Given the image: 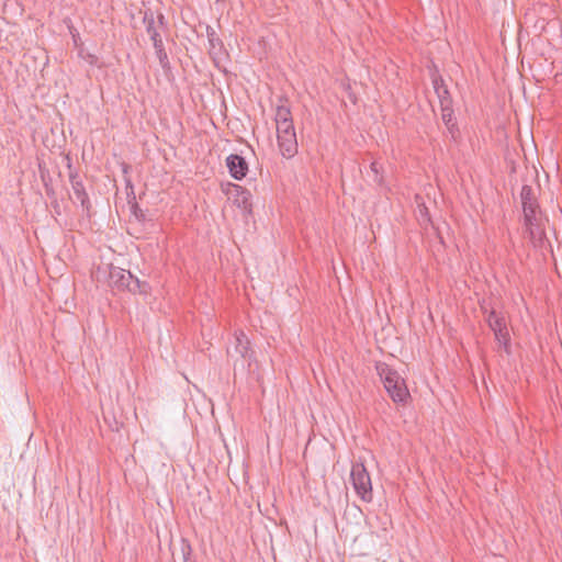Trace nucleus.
Returning a JSON list of instances; mask_svg holds the SVG:
<instances>
[{"label": "nucleus", "mask_w": 562, "mask_h": 562, "mask_svg": "<svg viewBox=\"0 0 562 562\" xmlns=\"http://www.w3.org/2000/svg\"><path fill=\"white\" fill-rule=\"evenodd\" d=\"M441 117H442V121L445 123V125L447 126V130L449 132V134L451 135V137L453 139H457V137L459 136V127L457 125V122L453 117V110L452 108H447L446 109H442L441 110Z\"/></svg>", "instance_id": "14"}, {"label": "nucleus", "mask_w": 562, "mask_h": 562, "mask_svg": "<svg viewBox=\"0 0 562 562\" xmlns=\"http://www.w3.org/2000/svg\"><path fill=\"white\" fill-rule=\"evenodd\" d=\"M436 93L439 98L441 110L446 109V105H447V108H451L452 101H451L448 88L445 85L437 87Z\"/></svg>", "instance_id": "17"}, {"label": "nucleus", "mask_w": 562, "mask_h": 562, "mask_svg": "<svg viewBox=\"0 0 562 562\" xmlns=\"http://www.w3.org/2000/svg\"><path fill=\"white\" fill-rule=\"evenodd\" d=\"M544 217L540 209L524 212V223L526 228L539 226L544 223Z\"/></svg>", "instance_id": "15"}, {"label": "nucleus", "mask_w": 562, "mask_h": 562, "mask_svg": "<svg viewBox=\"0 0 562 562\" xmlns=\"http://www.w3.org/2000/svg\"><path fill=\"white\" fill-rule=\"evenodd\" d=\"M111 286L117 290H127L132 293L147 294L150 291V285L146 281H140L134 277L130 271L119 267H112L109 273Z\"/></svg>", "instance_id": "2"}, {"label": "nucleus", "mask_w": 562, "mask_h": 562, "mask_svg": "<svg viewBox=\"0 0 562 562\" xmlns=\"http://www.w3.org/2000/svg\"><path fill=\"white\" fill-rule=\"evenodd\" d=\"M226 166L229 175L236 180L244 179L248 172V164L246 159L238 154H231L226 158Z\"/></svg>", "instance_id": "7"}, {"label": "nucleus", "mask_w": 562, "mask_h": 562, "mask_svg": "<svg viewBox=\"0 0 562 562\" xmlns=\"http://www.w3.org/2000/svg\"><path fill=\"white\" fill-rule=\"evenodd\" d=\"M441 85H443L442 79H435V80H434V88H435V89H436L437 87H440Z\"/></svg>", "instance_id": "25"}, {"label": "nucleus", "mask_w": 562, "mask_h": 562, "mask_svg": "<svg viewBox=\"0 0 562 562\" xmlns=\"http://www.w3.org/2000/svg\"><path fill=\"white\" fill-rule=\"evenodd\" d=\"M278 146L281 155L286 158H293L297 154V139L295 131L277 135Z\"/></svg>", "instance_id": "6"}, {"label": "nucleus", "mask_w": 562, "mask_h": 562, "mask_svg": "<svg viewBox=\"0 0 562 562\" xmlns=\"http://www.w3.org/2000/svg\"><path fill=\"white\" fill-rule=\"evenodd\" d=\"M155 48V53H156V56L159 60V65L161 66L162 70L165 74H168L171 71V66H170V63H169V58H168V55H167V52L164 47V43L162 44H159V47L158 46H154Z\"/></svg>", "instance_id": "16"}, {"label": "nucleus", "mask_w": 562, "mask_h": 562, "mask_svg": "<svg viewBox=\"0 0 562 562\" xmlns=\"http://www.w3.org/2000/svg\"><path fill=\"white\" fill-rule=\"evenodd\" d=\"M143 21L146 25V32L153 41V45L159 47V44H162V40L155 25L154 13L151 11L145 12Z\"/></svg>", "instance_id": "12"}, {"label": "nucleus", "mask_w": 562, "mask_h": 562, "mask_svg": "<svg viewBox=\"0 0 562 562\" xmlns=\"http://www.w3.org/2000/svg\"><path fill=\"white\" fill-rule=\"evenodd\" d=\"M69 181L71 184L74 194L80 201V205H81L83 212L87 214V216H90L92 205H91L89 195L86 191V188L83 186L82 179L76 171L70 170Z\"/></svg>", "instance_id": "5"}, {"label": "nucleus", "mask_w": 562, "mask_h": 562, "mask_svg": "<svg viewBox=\"0 0 562 562\" xmlns=\"http://www.w3.org/2000/svg\"><path fill=\"white\" fill-rule=\"evenodd\" d=\"M520 200L522 205V212L535 211L540 209L538 203L537 194L531 186L524 184L520 191Z\"/></svg>", "instance_id": "10"}, {"label": "nucleus", "mask_w": 562, "mask_h": 562, "mask_svg": "<svg viewBox=\"0 0 562 562\" xmlns=\"http://www.w3.org/2000/svg\"><path fill=\"white\" fill-rule=\"evenodd\" d=\"M158 21L160 24H164L165 16L161 13L158 15Z\"/></svg>", "instance_id": "26"}, {"label": "nucleus", "mask_w": 562, "mask_h": 562, "mask_svg": "<svg viewBox=\"0 0 562 562\" xmlns=\"http://www.w3.org/2000/svg\"><path fill=\"white\" fill-rule=\"evenodd\" d=\"M130 210L133 216L140 223H144L147 221L145 211L139 207L137 202H130Z\"/></svg>", "instance_id": "21"}, {"label": "nucleus", "mask_w": 562, "mask_h": 562, "mask_svg": "<svg viewBox=\"0 0 562 562\" xmlns=\"http://www.w3.org/2000/svg\"><path fill=\"white\" fill-rule=\"evenodd\" d=\"M206 36L210 44L209 54L217 66L220 55L224 52V44L212 26H206Z\"/></svg>", "instance_id": "8"}, {"label": "nucleus", "mask_w": 562, "mask_h": 562, "mask_svg": "<svg viewBox=\"0 0 562 562\" xmlns=\"http://www.w3.org/2000/svg\"><path fill=\"white\" fill-rule=\"evenodd\" d=\"M234 338L235 352L238 353L245 360H250L254 355V351L250 348V340L248 339L247 335L243 330H239L235 333Z\"/></svg>", "instance_id": "9"}, {"label": "nucleus", "mask_w": 562, "mask_h": 562, "mask_svg": "<svg viewBox=\"0 0 562 562\" xmlns=\"http://www.w3.org/2000/svg\"><path fill=\"white\" fill-rule=\"evenodd\" d=\"M376 371L393 402L405 404L409 398V392L405 380L400 375V373L386 363H379L376 366Z\"/></svg>", "instance_id": "1"}, {"label": "nucleus", "mask_w": 562, "mask_h": 562, "mask_svg": "<svg viewBox=\"0 0 562 562\" xmlns=\"http://www.w3.org/2000/svg\"><path fill=\"white\" fill-rule=\"evenodd\" d=\"M526 229H527L530 243L532 244V246L535 248L542 249L546 247L547 244L551 248V245L546 235L544 223H542L539 226L528 227Z\"/></svg>", "instance_id": "11"}, {"label": "nucleus", "mask_w": 562, "mask_h": 562, "mask_svg": "<svg viewBox=\"0 0 562 562\" xmlns=\"http://www.w3.org/2000/svg\"><path fill=\"white\" fill-rule=\"evenodd\" d=\"M88 61L90 65H97L98 57L95 55H88Z\"/></svg>", "instance_id": "24"}, {"label": "nucleus", "mask_w": 562, "mask_h": 562, "mask_svg": "<svg viewBox=\"0 0 562 562\" xmlns=\"http://www.w3.org/2000/svg\"><path fill=\"white\" fill-rule=\"evenodd\" d=\"M276 124H277V135L284 134V133H291V130L295 131L293 120L282 122V123H276Z\"/></svg>", "instance_id": "23"}, {"label": "nucleus", "mask_w": 562, "mask_h": 562, "mask_svg": "<svg viewBox=\"0 0 562 562\" xmlns=\"http://www.w3.org/2000/svg\"><path fill=\"white\" fill-rule=\"evenodd\" d=\"M276 123H282L286 121H292L291 110L286 105H278L276 109Z\"/></svg>", "instance_id": "18"}, {"label": "nucleus", "mask_w": 562, "mask_h": 562, "mask_svg": "<svg viewBox=\"0 0 562 562\" xmlns=\"http://www.w3.org/2000/svg\"><path fill=\"white\" fill-rule=\"evenodd\" d=\"M350 479L356 494L366 503L373 499L371 477L362 462H356L351 467Z\"/></svg>", "instance_id": "3"}, {"label": "nucleus", "mask_w": 562, "mask_h": 562, "mask_svg": "<svg viewBox=\"0 0 562 562\" xmlns=\"http://www.w3.org/2000/svg\"><path fill=\"white\" fill-rule=\"evenodd\" d=\"M232 188L235 192V203L238 207L244 210L251 209V193L239 184H232Z\"/></svg>", "instance_id": "13"}, {"label": "nucleus", "mask_w": 562, "mask_h": 562, "mask_svg": "<svg viewBox=\"0 0 562 562\" xmlns=\"http://www.w3.org/2000/svg\"><path fill=\"white\" fill-rule=\"evenodd\" d=\"M486 322L488 327L493 330L495 335V339L498 341L499 346L504 349V351L509 355L510 353V335L507 328L506 318L501 313L496 312L494 308L488 312L486 317Z\"/></svg>", "instance_id": "4"}, {"label": "nucleus", "mask_w": 562, "mask_h": 562, "mask_svg": "<svg viewBox=\"0 0 562 562\" xmlns=\"http://www.w3.org/2000/svg\"><path fill=\"white\" fill-rule=\"evenodd\" d=\"M192 547L191 544L189 543V541L182 539V542H181V552H182V555H183V562H196L195 560H192L191 559V555H192Z\"/></svg>", "instance_id": "22"}, {"label": "nucleus", "mask_w": 562, "mask_h": 562, "mask_svg": "<svg viewBox=\"0 0 562 562\" xmlns=\"http://www.w3.org/2000/svg\"><path fill=\"white\" fill-rule=\"evenodd\" d=\"M382 165L378 161H372L371 165H370V171L372 172L373 175V182L376 184V186H383L384 183V178L382 176Z\"/></svg>", "instance_id": "19"}, {"label": "nucleus", "mask_w": 562, "mask_h": 562, "mask_svg": "<svg viewBox=\"0 0 562 562\" xmlns=\"http://www.w3.org/2000/svg\"><path fill=\"white\" fill-rule=\"evenodd\" d=\"M41 178L44 182V188H45V193L46 195L52 199V200H56V193H55V190L50 183V178L48 177V172L46 171H43L41 169Z\"/></svg>", "instance_id": "20"}]
</instances>
